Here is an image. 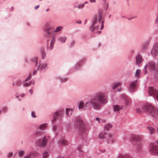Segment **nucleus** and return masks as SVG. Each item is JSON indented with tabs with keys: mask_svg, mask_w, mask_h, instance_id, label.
Masks as SVG:
<instances>
[{
	"mask_svg": "<svg viewBox=\"0 0 158 158\" xmlns=\"http://www.w3.org/2000/svg\"><path fill=\"white\" fill-rule=\"evenodd\" d=\"M31 155L29 154L27 156H25L24 157V158H30Z\"/></svg>",
	"mask_w": 158,
	"mask_h": 158,
	"instance_id": "49530a36",
	"label": "nucleus"
},
{
	"mask_svg": "<svg viewBox=\"0 0 158 158\" xmlns=\"http://www.w3.org/2000/svg\"><path fill=\"white\" fill-rule=\"evenodd\" d=\"M107 101V98L103 93H98L89 102L85 103V106L86 108H84V110H90L91 109L92 106L94 109L99 110L101 108L100 104L106 103Z\"/></svg>",
	"mask_w": 158,
	"mask_h": 158,
	"instance_id": "f257e3e1",
	"label": "nucleus"
},
{
	"mask_svg": "<svg viewBox=\"0 0 158 158\" xmlns=\"http://www.w3.org/2000/svg\"><path fill=\"white\" fill-rule=\"evenodd\" d=\"M73 113L72 111L69 109H66V114L68 117L70 116Z\"/></svg>",
	"mask_w": 158,
	"mask_h": 158,
	"instance_id": "4be33fe9",
	"label": "nucleus"
},
{
	"mask_svg": "<svg viewBox=\"0 0 158 158\" xmlns=\"http://www.w3.org/2000/svg\"><path fill=\"white\" fill-rule=\"evenodd\" d=\"M137 79L131 82L128 87V90L131 93H133L137 89Z\"/></svg>",
	"mask_w": 158,
	"mask_h": 158,
	"instance_id": "9b49d317",
	"label": "nucleus"
},
{
	"mask_svg": "<svg viewBox=\"0 0 158 158\" xmlns=\"http://www.w3.org/2000/svg\"><path fill=\"white\" fill-rule=\"evenodd\" d=\"M2 113V110H0V115Z\"/></svg>",
	"mask_w": 158,
	"mask_h": 158,
	"instance_id": "774afa93",
	"label": "nucleus"
},
{
	"mask_svg": "<svg viewBox=\"0 0 158 158\" xmlns=\"http://www.w3.org/2000/svg\"><path fill=\"white\" fill-rule=\"evenodd\" d=\"M102 12L103 10L102 9H99L98 13V18L96 16L93 19L90 27V30L91 31H94L98 28L100 24V20L102 18Z\"/></svg>",
	"mask_w": 158,
	"mask_h": 158,
	"instance_id": "f03ea898",
	"label": "nucleus"
},
{
	"mask_svg": "<svg viewBox=\"0 0 158 158\" xmlns=\"http://www.w3.org/2000/svg\"><path fill=\"white\" fill-rule=\"evenodd\" d=\"M32 82V81H31L30 83H25L23 85V86H26V87H28L31 84V82Z\"/></svg>",
	"mask_w": 158,
	"mask_h": 158,
	"instance_id": "58836bf2",
	"label": "nucleus"
},
{
	"mask_svg": "<svg viewBox=\"0 0 158 158\" xmlns=\"http://www.w3.org/2000/svg\"><path fill=\"white\" fill-rule=\"evenodd\" d=\"M47 124L46 123H43L40 126V128L41 130H44L46 127Z\"/></svg>",
	"mask_w": 158,
	"mask_h": 158,
	"instance_id": "bb28decb",
	"label": "nucleus"
},
{
	"mask_svg": "<svg viewBox=\"0 0 158 158\" xmlns=\"http://www.w3.org/2000/svg\"><path fill=\"white\" fill-rule=\"evenodd\" d=\"M52 29V27L49 22H47L45 23L44 27V30L48 38H51V36L55 35L53 34L54 32L51 31Z\"/></svg>",
	"mask_w": 158,
	"mask_h": 158,
	"instance_id": "423d86ee",
	"label": "nucleus"
},
{
	"mask_svg": "<svg viewBox=\"0 0 158 158\" xmlns=\"http://www.w3.org/2000/svg\"><path fill=\"white\" fill-rule=\"evenodd\" d=\"M40 134L41 135H42L39 131H37L35 132L34 135L35 136H37Z\"/></svg>",
	"mask_w": 158,
	"mask_h": 158,
	"instance_id": "e433bc0d",
	"label": "nucleus"
},
{
	"mask_svg": "<svg viewBox=\"0 0 158 158\" xmlns=\"http://www.w3.org/2000/svg\"><path fill=\"white\" fill-rule=\"evenodd\" d=\"M147 70H146V69H145V72H144V74H146L147 73Z\"/></svg>",
	"mask_w": 158,
	"mask_h": 158,
	"instance_id": "13d9d810",
	"label": "nucleus"
},
{
	"mask_svg": "<svg viewBox=\"0 0 158 158\" xmlns=\"http://www.w3.org/2000/svg\"><path fill=\"white\" fill-rule=\"evenodd\" d=\"M112 125L110 123L107 124L104 126V130H105L109 131L112 128Z\"/></svg>",
	"mask_w": 158,
	"mask_h": 158,
	"instance_id": "6ab92c4d",
	"label": "nucleus"
},
{
	"mask_svg": "<svg viewBox=\"0 0 158 158\" xmlns=\"http://www.w3.org/2000/svg\"><path fill=\"white\" fill-rule=\"evenodd\" d=\"M85 106L84 102H81L79 105L78 108L80 110H84V107Z\"/></svg>",
	"mask_w": 158,
	"mask_h": 158,
	"instance_id": "393cba45",
	"label": "nucleus"
},
{
	"mask_svg": "<svg viewBox=\"0 0 158 158\" xmlns=\"http://www.w3.org/2000/svg\"><path fill=\"white\" fill-rule=\"evenodd\" d=\"M75 125L78 129L80 134H81L79 138H82V135L81 134H84L86 130L85 126L82 120L80 117L76 118L73 120Z\"/></svg>",
	"mask_w": 158,
	"mask_h": 158,
	"instance_id": "7ed1b4c3",
	"label": "nucleus"
},
{
	"mask_svg": "<svg viewBox=\"0 0 158 158\" xmlns=\"http://www.w3.org/2000/svg\"><path fill=\"white\" fill-rule=\"evenodd\" d=\"M51 37L52 38V39L50 43H49V40H48L47 41L46 48L48 51H50L53 49L56 41L55 35L52 36Z\"/></svg>",
	"mask_w": 158,
	"mask_h": 158,
	"instance_id": "9d476101",
	"label": "nucleus"
},
{
	"mask_svg": "<svg viewBox=\"0 0 158 158\" xmlns=\"http://www.w3.org/2000/svg\"><path fill=\"white\" fill-rule=\"evenodd\" d=\"M39 67V70L40 72H45L48 69V64L47 63H44L42 64H40Z\"/></svg>",
	"mask_w": 158,
	"mask_h": 158,
	"instance_id": "ddd939ff",
	"label": "nucleus"
},
{
	"mask_svg": "<svg viewBox=\"0 0 158 158\" xmlns=\"http://www.w3.org/2000/svg\"><path fill=\"white\" fill-rule=\"evenodd\" d=\"M52 129L53 132L56 133V126H53L52 127Z\"/></svg>",
	"mask_w": 158,
	"mask_h": 158,
	"instance_id": "c03bdc74",
	"label": "nucleus"
},
{
	"mask_svg": "<svg viewBox=\"0 0 158 158\" xmlns=\"http://www.w3.org/2000/svg\"><path fill=\"white\" fill-rule=\"evenodd\" d=\"M12 155H13V154L12 153H9V154H8V156L9 157H11L12 156Z\"/></svg>",
	"mask_w": 158,
	"mask_h": 158,
	"instance_id": "864d4df0",
	"label": "nucleus"
},
{
	"mask_svg": "<svg viewBox=\"0 0 158 158\" xmlns=\"http://www.w3.org/2000/svg\"><path fill=\"white\" fill-rule=\"evenodd\" d=\"M67 39V38L65 36H61L58 38V40L61 44H64Z\"/></svg>",
	"mask_w": 158,
	"mask_h": 158,
	"instance_id": "f3484780",
	"label": "nucleus"
},
{
	"mask_svg": "<svg viewBox=\"0 0 158 158\" xmlns=\"http://www.w3.org/2000/svg\"><path fill=\"white\" fill-rule=\"evenodd\" d=\"M25 154V152L23 150H20L19 151L18 156H22Z\"/></svg>",
	"mask_w": 158,
	"mask_h": 158,
	"instance_id": "f704fd0d",
	"label": "nucleus"
},
{
	"mask_svg": "<svg viewBox=\"0 0 158 158\" xmlns=\"http://www.w3.org/2000/svg\"><path fill=\"white\" fill-rule=\"evenodd\" d=\"M149 151L150 153L153 155H158V146L154 143H152L150 145Z\"/></svg>",
	"mask_w": 158,
	"mask_h": 158,
	"instance_id": "1a4fd4ad",
	"label": "nucleus"
},
{
	"mask_svg": "<svg viewBox=\"0 0 158 158\" xmlns=\"http://www.w3.org/2000/svg\"><path fill=\"white\" fill-rule=\"evenodd\" d=\"M29 92L31 95L33 94V92L31 89H30L29 90Z\"/></svg>",
	"mask_w": 158,
	"mask_h": 158,
	"instance_id": "8fccbe9b",
	"label": "nucleus"
},
{
	"mask_svg": "<svg viewBox=\"0 0 158 158\" xmlns=\"http://www.w3.org/2000/svg\"><path fill=\"white\" fill-rule=\"evenodd\" d=\"M125 103L127 105H128L131 102V101L130 98H127L125 101Z\"/></svg>",
	"mask_w": 158,
	"mask_h": 158,
	"instance_id": "473e14b6",
	"label": "nucleus"
},
{
	"mask_svg": "<svg viewBox=\"0 0 158 158\" xmlns=\"http://www.w3.org/2000/svg\"><path fill=\"white\" fill-rule=\"evenodd\" d=\"M63 114V112L61 110H59L55 112L54 114V118L52 121V123L54 125L56 121H61L62 118V117Z\"/></svg>",
	"mask_w": 158,
	"mask_h": 158,
	"instance_id": "0eeeda50",
	"label": "nucleus"
},
{
	"mask_svg": "<svg viewBox=\"0 0 158 158\" xmlns=\"http://www.w3.org/2000/svg\"><path fill=\"white\" fill-rule=\"evenodd\" d=\"M84 6V4L83 3L81 5H79L77 6H75V8H78V9H80L81 7H83Z\"/></svg>",
	"mask_w": 158,
	"mask_h": 158,
	"instance_id": "4c0bfd02",
	"label": "nucleus"
},
{
	"mask_svg": "<svg viewBox=\"0 0 158 158\" xmlns=\"http://www.w3.org/2000/svg\"><path fill=\"white\" fill-rule=\"evenodd\" d=\"M119 158H131V156L128 154L121 155L119 156Z\"/></svg>",
	"mask_w": 158,
	"mask_h": 158,
	"instance_id": "b1692460",
	"label": "nucleus"
},
{
	"mask_svg": "<svg viewBox=\"0 0 158 158\" xmlns=\"http://www.w3.org/2000/svg\"><path fill=\"white\" fill-rule=\"evenodd\" d=\"M104 27V26L101 25V30H102Z\"/></svg>",
	"mask_w": 158,
	"mask_h": 158,
	"instance_id": "0e129e2a",
	"label": "nucleus"
},
{
	"mask_svg": "<svg viewBox=\"0 0 158 158\" xmlns=\"http://www.w3.org/2000/svg\"><path fill=\"white\" fill-rule=\"evenodd\" d=\"M7 108L6 107H5L3 108L2 111L4 112H6L7 111Z\"/></svg>",
	"mask_w": 158,
	"mask_h": 158,
	"instance_id": "a18cd8bd",
	"label": "nucleus"
},
{
	"mask_svg": "<svg viewBox=\"0 0 158 158\" xmlns=\"http://www.w3.org/2000/svg\"><path fill=\"white\" fill-rule=\"evenodd\" d=\"M121 89H121V88H120V89H118V91H119V92L120 91H121Z\"/></svg>",
	"mask_w": 158,
	"mask_h": 158,
	"instance_id": "338daca9",
	"label": "nucleus"
},
{
	"mask_svg": "<svg viewBox=\"0 0 158 158\" xmlns=\"http://www.w3.org/2000/svg\"><path fill=\"white\" fill-rule=\"evenodd\" d=\"M148 67V64H146L144 67V69H146Z\"/></svg>",
	"mask_w": 158,
	"mask_h": 158,
	"instance_id": "5fc2aeb1",
	"label": "nucleus"
},
{
	"mask_svg": "<svg viewBox=\"0 0 158 158\" xmlns=\"http://www.w3.org/2000/svg\"><path fill=\"white\" fill-rule=\"evenodd\" d=\"M32 61L35 63V65L36 66H37L38 63V59L36 57H34L31 59Z\"/></svg>",
	"mask_w": 158,
	"mask_h": 158,
	"instance_id": "cd10ccee",
	"label": "nucleus"
},
{
	"mask_svg": "<svg viewBox=\"0 0 158 158\" xmlns=\"http://www.w3.org/2000/svg\"><path fill=\"white\" fill-rule=\"evenodd\" d=\"M47 142V139L45 137V136H43L42 137V139L37 140L36 143L40 146L44 147L46 144Z\"/></svg>",
	"mask_w": 158,
	"mask_h": 158,
	"instance_id": "f8f14e48",
	"label": "nucleus"
},
{
	"mask_svg": "<svg viewBox=\"0 0 158 158\" xmlns=\"http://www.w3.org/2000/svg\"><path fill=\"white\" fill-rule=\"evenodd\" d=\"M89 1L91 3L95 2H96V0H89Z\"/></svg>",
	"mask_w": 158,
	"mask_h": 158,
	"instance_id": "603ef678",
	"label": "nucleus"
},
{
	"mask_svg": "<svg viewBox=\"0 0 158 158\" xmlns=\"http://www.w3.org/2000/svg\"><path fill=\"white\" fill-rule=\"evenodd\" d=\"M64 135H63V136L61 137V140L58 142L60 144H62L64 145H67L68 143L67 141L64 139Z\"/></svg>",
	"mask_w": 158,
	"mask_h": 158,
	"instance_id": "a211bd4d",
	"label": "nucleus"
},
{
	"mask_svg": "<svg viewBox=\"0 0 158 158\" xmlns=\"http://www.w3.org/2000/svg\"><path fill=\"white\" fill-rule=\"evenodd\" d=\"M135 58L136 60L135 64L139 66V64L142 61V55L140 54H138L135 56Z\"/></svg>",
	"mask_w": 158,
	"mask_h": 158,
	"instance_id": "2eb2a0df",
	"label": "nucleus"
},
{
	"mask_svg": "<svg viewBox=\"0 0 158 158\" xmlns=\"http://www.w3.org/2000/svg\"><path fill=\"white\" fill-rule=\"evenodd\" d=\"M21 97L23 98L25 96V94H22L19 95Z\"/></svg>",
	"mask_w": 158,
	"mask_h": 158,
	"instance_id": "de8ad7c7",
	"label": "nucleus"
},
{
	"mask_svg": "<svg viewBox=\"0 0 158 158\" xmlns=\"http://www.w3.org/2000/svg\"><path fill=\"white\" fill-rule=\"evenodd\" d=\"M158 22V16L156 17V19L155 20L154 24H156Z\"/></svg>",
	"mask_w": 158,
	"mask_h": 158,
	"instance_id": "37998d69",
	"label": "nucleus"
},
{
	"mask_svg": "<svg viewBox=\"0 0 158 158\" xmlns=\"http://www.w3.org/2000/svg\"><path fill=\"white\" fill-rule=\"evenodd\" d=\"M40 65H39L38 68L36 70H35L33 73L32 75L33 76H34L37 73V71L39 70V67H40Z\"/></svg>",
	"mask_w": 158,
	"mask_h": 158,
	"instance_id": "c9c22d12",
	"label": "nucleus"
},
{
	"mask_svg": "<svg viewBox=\"0 0 158 158\" xmlns=\"http://www.w3.org/2000/svg\"><path fill=\"white\" fill-rule=\"evenodd\" d=\"M102 25L104 26V21H103L101 22Z\"/></svg>",
	"mask_w": 158,
	"mask_h": 158,
	"instance_id": "680f3d73",
	"label": "nucleus"
},
{
	"mask_svg": "<svg viewBox=\"0 0 158 158\" xmlns=\"http://www.w3.org/2000/svg\"><path fill=\"white\" fill-rule=\"evenodd\" d=\"M88 2L87 1L85 2L84 3H83V4H84V5H85V4H87L88 3Z\"/></svg>",
	"mask_w": 158,
	"mask_h": 158,
	"instance_id": "69168bd1",
	"label": "nucleus"
},
{
	"mask_svg": "<svg viewBox=\"0 0 158 158\" xmlns=\"http://www.w3.org/2000/svg\"><path fill=\"white\" fill-rule=\"evenodd\" d=\"M76 23L80 24L81 23V21L80 20L79 22H76Z\"/></svg>",
	"mask_w": 158,
	"mask_h": 158,
	"instance_id": "bf43d9fd",
	"label": "nucleus"
},
{
	"mask_svg": "<svg viewBox=\"0 0 158 158\" xmlns=\"http://www.w3.org/2000/svg\"><path fill=\"white\" fill-rule=\"evenodd\" d=\"M15 97L16 98H18L19 97V96H19V95H18V94H16L15 95Z\"/></svg>",
	"mask_w": 158,
	"mask_h": 158,
	"instance_id": "6e6d98bb",
	"label": "nucleus"
},
{
	"mask_svg": "<svg viewBox=\"0 0 158 158\" xmlns=\"http://www.w3.org/2000/svg\"><path fill=\"white\" fill-rule=\"evenodd\" d=\"M147 48V46L145 45H142L140 48V52L142 53L144 52Z\"/></svg>",
	"mask_w": 158,
	"mask_h": 158,
	"instance_id": "c85d7f7f",
	"label": "nucleus"
},
{
	"mask_svg": "<svg viewBox=\"0 0 158 158\" xmlns=\"http://www.w3.org/2000/svg\"><path fill=\"white\" fill-rule=\"evenodd\" d=\"M96 120L98 121L99 123H100L99 119L98 117H97L96 118Z\"/></svg>",
	"mask_w": 158,
	"mask_h": 158,
	"instance_id": "4d7b16f0",
	"label": "nucleus"
},
{
	"mask_svg": "<svg viewBox=\"0 0 158 158\" xmlns=\"http://www.w3.org/2000/svg\"><path fill=\"white\" fill-rule=\"evenodd\" d=\"M122 106L119 107L118 105H117L114 106H113V110L114 112L118 111L122 109Z\"/></svg>",
	"mask_w": 158,
	"mask_h": 158,
	"instance_id": "412c9836",
	"label": "nucleus"
},
{
	"mask_svg": "<svg viewBox=\"0 0 158 158\" xmlns=\"http://www.w3.org/2000/svg\"><path fill=\"white\" fill-rule=\"evenodd\" d=\"M141 140L140 137L136 135H132L130 139V141L132 144L137 145L136 149L138 151L141 150L142 147V145L138 143Z\"/></svg>",
	"mask_w": 158,
	"mask_h": 158,
	"instance_id": "39448f33",
	"label": "nucleus"
},
{
	"mask_svg": "<svg viewBox=\"0 0 158 158\" xmlns=\"http://www.w3.org/2000/svg\"><path fill=\"white\" fill-rule=\"evenodd\" d=\"M31 78V75H29L27 77L26 79L25 80V81H27L30 79Z\"/></svg>",
	"mask_w": 158,
	"mask_h": 158,
	"instance_id": "ea45409f",
	"label": "nucleus"
},
{
	"mask_svg": "<svg viewBox=\"0 0 158 158\" xmlns=\"http://www.w3.org/2000/svg\"><path fill=\"white\" fill-rule=\"evenodd\" d=\"M31 117L33 118H35L36 117V116L35 115V114L34 112H31Z\"/></svg>",
	"mask_w": 158,
	"mask_h": 158,
	"instance_id": "79ce46f5",
	"label": "nucleus"
},
{
	"mask_svg": "<svg viewBox=\"0 0 158 158\" xmlns=\"http://www.w3.org/2000/svg\"><path fill=\"white\" fill-rule=\"evenodd\" d=\"M84 62V60H81L78 61L77 64L74 66V68L75 70H78L81 68V65Z\"/></svg>",
	"mask_w": 158,
	"mask_h": 158,
	"instance_id": "dca6fc26",
	"label": "nucleus"
},
{
	"mask_svg": "<svg viewBox=\"0 0 158 158\" xmlns=\"http://www.w3.org/2000/svg\"><path fill=\"white\" fill-rule=\"evenodd\" d=\"M121 85L122 83L120 82H117L113 84V85L111 86V87L113 89H115L119 86H121Z\"/></svg>",
	"mask_w": 158,
	"mask_h": 158,
	"instance_id": "aec40b11",
	"label": "nucleus"
},
{
	"mask_svg": "<svg viewBox=\"0 0 158 158\" xmlns=\"http://www.w3.org/2000/svg\"><path fill=\"white\" fill-rule=\"evenodd\" d=\"M140 70L139 69H137L136 70V72L135 73V77H138L139 75V74L140 73Z\"/></svg>",
	"mask_w": 158,
	"mask_h": 158,
	"instance_id": "c756f323",
	"label": "nucleus"
},
{
	"mask_svg": "<svg viewBox=\"0 0 158 158\" xmlns=\"http://www.w3.org/2000/svg\"><path fill=\"white\" fill-rule=\"evenodd\" d=\"M101 31H98L97 32V34H100L101 33Z\"/></svg>",
	"mask_w": 158,
	"mask_h": 158,
	"instance_id": "052dcab7",
	"label": "nucleus"
},
{
	"mask_svg": "<svg viewBox=\"0 0 158 158\" xmlns=\"http://www.w3.org/2000/svg\"><path fill=\"white\" fill-rule=\"evenodd\" d=\"M63 29V27L61 26H60L57 27L56 28L54 32L56 33H57L59 32L60 31L62 30Z\"/></svg>",
	"mask_w": 158,
	"mask_h": 158,
	"instance_id": "a878e982",
	"label": "nucleus"
},
{
	"mask_svg": "<svg viewBox=\"0 0 158 158\" xmlns=\"http://www.w3.org/2000/svg\"><path fill=\"white\" fill-rule=\"evenodd\" d=\"M148 129L151 134H152L155 131V129L153 127H148Z\"/></svg>",
	"mask_w": 158,
	"mask_h": 158,
	"instance_id": "2f4dec72",
	"label": "nucleus"
},
{
	"mask_svg": "<svg viewBox=\"0 0 158 158\" xmlns=\"http://www.w3.org/2000/svg\"><path fill=\"white\" fill-rule=\"evenodd\" d=\"M136 112H137L139 113H142V111L139 108H137L136 109Z\"/></svg>",
	"mask_w": 158,
	"mask_h": 158,
	"instance_id": "a19ab883",
	"label": "nucleus"
},
{
	"mask_svg": "<svg viewBox=\"0 0 158 158\" xmlns=\"http://www.w3.org/2000/svg\"><path fill=\"white\" fill-rule=\"evenodd\" d=\"M49 154L47 152H44L43 155V158H46L48 156Z\"/></svg>",
	"mask_w": 158,
	"mask_h": 158,
	"instance_id": "72a5a7b5",
	"label": "nucleus"
},
{
	"mask_svg": "<svg viewBox=\"0 0 158 158\" xmlns=\"http://www.w3.org/2000/svg\"><path fill=\"white\" fill-rule=\"evenodd\" d=\"M98 138L105 139L107 143H112L115 141L114 136L111 134H106L104 131L101 132L98 135Z\"/></svg>",
	"mask_w": 158,
	"mask_h": 158,
	"instance_id": "20e7f679",
	"label": "nucleus"
},
{
	"mask_svg": "<svg viewBox=\"0 0 158 158\" xmlns=\"http://www.w3.org/2000/svg\"><path fill=\"white\" fill-rule=\"evenodd\" d=\"M46 55L45 52L43 49H42L41 52V56L42 59H44L45 58Z\"/></svg>",
	"mask_w": 158,
	"mask_h": 158,
	"instance_id": "5701e85b",
	"label": "nucleus"
},
{
	"mask_svg": "<svg viewBox=\"0 0 158 158\" xmlns=\"http://www.w3.org/2000/svg\"><path fill=\"white\" fill-rule=\"evenodd\" d=\"M39 6H40V5H38L37 6H35V10H36L37 9H38L39 7Z\"/></svg>",
	"mask_w": 158,
	"mask_h": 158,
	"instance_id": "3c124183",
	"label": "nucleus"
},
{
	"mask_svg": "<svg viewBox=\"0 0 158 158\" xmlns=\"http://www.w3.org/2000/svg\"><path fill=\"white\" fill-rule=\"evenodd\" d=\"M74 45V41H72L70 43V45L71 46H73Z\"/></svg>",
	"mask_w": 158,
	"mask_h": 158,
	"instance_id": "09e8293b",
	"label": "nucleus"
},
{
	"mask_svg": "<svg viewBox=\"0 0 158 158\" xmlns=\"http://www.w3.org/2000/svg\"><path fill=\"white\" fill-rule=\"evenodd\" d=\"M148 67L150 71H154L156 68L155 63L152 61L149 62L148 64Z\"/></svg>",
	"mask_w": 158,
	"mask_h": 158,
	"instance_id": "4468645a",
	"label": "nucleus"
},
{
	"mask_svg": "<svg viewBox=\"0 0 158 158\" xmlns=\"http://www.w3.org/2000/svg\"><path fill=\"white\" fill-rule=\"evenodd\" d=\"M22 82L20 80H17L16 81V85L17 86H20L22 84Z\"/></svg>",
	"mask_w": 158,
	"mask_h": 158,
	"instance_id": "7c9ffc66",
	"label": "nucleus"
},
{
	"mask_svg": "<svg viewBox=\"0 0 158 158\" xmlns=\"http://www.w3.org/2000/svg\"><path fill=\"white\" fill-rule=\"evenodd\" d=\"M143 110L153 115L154 114V109L152 106L149 103L144 104L142 106Z\"/></svg>",
	"mask_w": 158,
	"mask_h": 158,
	"instance_id": "6e6552de",
	"label": "nucleus"
},
{
	"mask_svg": "<svg viewBox=\"0 0 158 158\" xmlns=\"http://www.w3.org/2000/svg\"><path fill=\"white\" fill-rule=\"evenodd\" d=\"M156 143L158 145V139L156 140L155 141Z\"/></svg>",
	"mask_w": 158,
	"mask_h": 158,
	"instance_id": "e2e57ef3",
	"label": "nucleus"
}]
</instances>
